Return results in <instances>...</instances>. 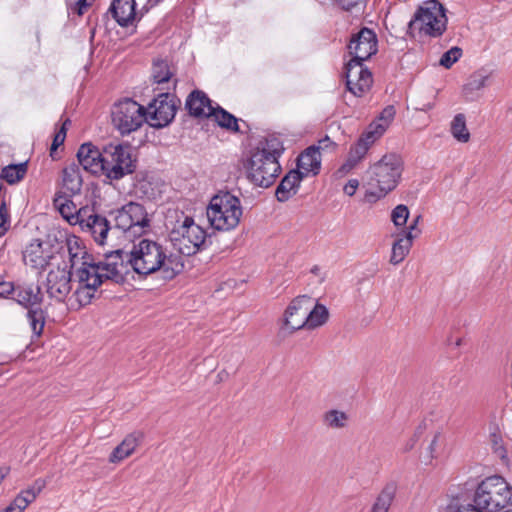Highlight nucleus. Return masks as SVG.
<instances>
[{"label": "nucleus", "mask_w": 512, "mask_h": 512, "mask_svg": "<svg viewBox=\"0 0 512 512\" xmlns=\"http://www.w3.org/2000/svg\"><path fill=\"white\" fill-rule=\"evenodd\" d=\"M128 253L122 249H117L105 254V261L99 262V264L107 280H112L116 283L124 281V274L127 271L128 265L126 254Z\"/></svg>", "instance_id": "2eb2a0df"}, {"label": "nucleus", "mask_w": 512, "mask_h": 512, "mask_svg": "<svg viewBox=\"0 0 512 512\" xmlns=\"http://www.w3.org/2000/svg\"><path fill=\"white\" fill-rule=\"evenodd\" d=\"M69 252H71V248H69ZM70 255H71V268H74L77 265L79 258L77 256V253L76 254L70 253Z\"/></svg>", "instance_id": "052dcab7"}, {"label": "nucleus", "mask_w": 512, "mask_h": 512, "mask_svg": "<svg viewBox=\"0 0 512 512\" xmlns=\"http://www.w3.org/2000/svg\"><path fill=\"white\" fill-rule=\"evenodd\" d=\"M370 185L386 195L396 188L403 172V160L396 153L385 154L368 169Z\"/></svg>", "instance_id": "6e6552de"}, {"label": "nucleus", "mask_w": 512, "mask_h": 512, "mask_svg": "<svg viewBox=\"0 0 512 512\" xmlns=\"http://www.w3.org/2000/svg\"><path fill=\"white\" fill-rule=\"evenodd\" d=\"M45 486L46 481L44 479H36L30 487L21 491L6 507L7 512H23L37 498Z\"/></svg>", "instance_id": "4be33fe9"}, {"label": "nucleus", "mask_w": 512, "mask_h": 512, "mask_svg": "<svg viewBox=\"0 0 512 512\" xmlns=\"http://www.w3.org/2000/svg\"><path fill=\"white\" fill-rule=\"evenodd\" d=\"M303 175L296 170L289 171L276 189V197L280 202L289 200L298 191Z\"/></svg>", "instance_id": "bb28decb"}, {"label": "nucleus", "mask_w": 512, "mask_h": 512, "mask_svg": "<svg viewBox=\"0 0 512 512\" xmlns=\"http://www.w3.org/2000/svg\"><path fill=\"white\" fill-rule=\"evenodd\" d=\"M206 231L194 219L182 215L169 232L173 246L183 255L191 256L197 253L205 244Z\"/></svg>", "instance_id": "0eeeda50"}, {"label": "nucleus", "mask_w": 512, "mask_h": 512, "mask_svg": "<svg viewBox=\"0 0 512 512\" xmlns=\"http://www.w3.org/2000/svg\"><path fill=\"white\" fill-rule=\"evenodd\" d=\"M329 318V311L326 306L316 303L313 308H308L306 329H315L324 325Z\"/></svg>", "instance_id": "473e14b6"}, {"label": "nucleus", "mask_w": 512, "mask_h": 512, "mask_svg": "<svg viewBox=\"0 0 512 512\" xmlns=\"http://www.w3.org/2000/svg\"><path fill=\"white\" fill-rule=\"evenodd\" d=\"M109 12L121 27H128L136 19L135 0H113Z\"/></svg>", "instance_id": "5701e85b"}, {"label": "nucleus", "mask_w": 512, "mask_h": 512, "mask_svg": "<svg viewBox=\"0 0 512 512\" xmlns=\"http://www.w3.org/2000/svg\"><path fill=\"white\" fill-rule=\"evenodd\" d=\"M144 439V433L141 431H134L122 440V442L117 445L109 456L110 463H119L124 459L131 456L136 448L141 444Z\"/></svg>", "instance_id": "412c9836"}, {"label": "nucleus", "mask_w": 512, "mask_h": 512, "mask_svg": "<svg viewBox=\"0 0 512 512\" xmlns=\"http://www.w3.org/2000/svg\"><path fill=\"white\" fill-rule=\"evenodd\" d=\"M104 150L101 152L92 143H84L80 146L77 152V159L82 168L92 174H103L104 164Z\"/></svg>", "instance_id": "dca6fc26"}, {"label": "nucleus", "mask_w": 512, "mask_h": 512, "mask_svg": "<svg viewBox=\"0 0 512 512\" xmlns=\"http://www.w3.org/2000/svg\"><path fill=\"white\" fill-rule=\"evenodd\" d=\"M49 258L48 252H45L43 243L39 240L31 242L23 252L24 263L33 269L44 268Z\"/></svg>", "instance_id": "a878e982"}, {"label": "nucleus", "mask_w": 512, "mask_h": 512, "mask_svg": "<svg viewBox=\"0 0 512 512\" xmlns=\"http://www.w3.org/2000/svg\"><path fill=\"white\" fill-rule=\"evenodd\" d=\"M502 512H512V510H506V511H502Z\"/></svg>", "instance_id": "338daca9"}, {"label": "nucleus", "mask_w": 512, "mask_h": 512, "mask_svg": "<svg viewBox=\"0 0 512 512\" xmlns=\"http://www.w3.org/2000/svg\"><path fill=\"white\" fill-rule=\"evenodd\" d=\"M69 124H70V120L66 119L63 122V124L60 127V129L55 133L54 138H53V142H52L51 148H50L51 154L54 151H56L57 148L64 143L65 138H66L67 125H69Z\"/></svg>", "instance_id": "49530a36"}, {"label": "nucleus", "mask_w": 512, "mask_h": 512, "mask_svg": "<svg viewBox=\"0 0 512 512\" xmlns=\"http://www.w3.org/2000/svg\"><path fill=\"white\" fill-rule=\"evenodd\" d=\"M27 318L32 331L38 336L41 335L45 325V312L41 306L28 309Z\"/></svg>", "instance_id": "58836bf2"}, {"label": "nucleus", "mask_w": 512, "mask_h": 512, "mask_svg": "<svg viewBox=\"0 0 512 512\" xmlns=\"http://www.w3.org/2000/svg\"><path fill=\"white\" fill-rule=\"evenodd\" d=\"M488 79L489 75L484 71L474 72L462 88L463 95L466 97V99L471 100L475 91H478L486 86Z\"/></svg>", "instance_id": "72a5a7b5"}, {"label": "nucleus", "mask_w": 512, "mask_h": 512, "mask_svg": "<svg viewBox=\"0 0 512 512\" xmlns=\"http://www.w3.org/2000/svg\"><path fill=\"white\" fill-rule=\"evenodd\" d=\"M347 48L352 58L345 65L346 86L353 95L361 97L373 82L372 74L363 62L377 52L375 32L363 27L351 36Z\"/></svg>", "instance_id": "f03ea898"}, {"label": "nucleus", "mask_w": 512, "mask_h": 512, "mask_svg": "<svg viewBox=\"0 0 512 512\" xmlns=\"http://www.w3.org/2000/svg\"><path fill=\"white\" fill-rule=\"evenodd\" d=\"M446 28L445 8L438 0L424 1L409 22V30L420 36L439 37Z\"/></svg>", "instance_id": "39448f33"}, {"label": "nucleus", "mask_w": 512, "mask_h": 512, "mask_svg": "<svg viewBox=\"0 0 512 512\" xmlns=\"http://www.w3.org/2000/svg\"><path fill=\"white\" fill-rule=\"evenodd\" d=\"M312 304V298L302 295L294 298L284 313V326L290 333L306 328L307 312Z\"/></svg>", "instance_id": "4468645a"}, {"label": "nucleus", "mask_w": 512, "mask_h": 512, "mask_svg": "<svg viewBox=\"0 0 512 512\" xmlns=\"http://www.w3.org/2000/svg\"><path fill=\"white\" fill-rule=\"evenodd\" d=\"M283 147L277 138L267 139L252 152L248 164V177L257 186L268 188L278 177L281 166L278 158Z\"/></svg>", "instance_id": "7ed1b4c3"}, {"label": "nucleus", "mask_w": 512, "mask_h": 512, "mask_svg": "<svg viewBox=\"0 0 512 512\" xmlns=\"http://www.w3.org/2000/svg\"><path fill=\"white\" fill-rule=\"evenodd\" d=\"M433 108V104L432 103H427V104H424L423 107L419 108V110L421 111H429Z\"/></svg>", "instance_id": "e2e57ef3"}, {"label": "nucleus", "mask_w": 512, "mask_h": 512, "mask_svg": "<svg viewBox=\"0 0 512 512\" xmlns=\"http://www.w3.org/2000/svg\"><path fill=\"white\" fill-rule=\"evenodd\" d=\"M349 417L344 411L331 409L324 413L323 423L331 429H342L347 426Z\"/></svg>", "instance_id": "4c0bfd02"}, {"label": "nucleus", "mask_w": 512, "mask_h": 512, "mask_svg": "<svg viewBox=\"0 0 512 512\" xmlns=\"http://www.w3.org/2000/svg\"><path fill=\"white\" fill-rule=\"evenodd\" d=\"M97 288L98 287L91 286L90 284H79L78 288L74 293L78 304L80 306L88 305L91 302L92 298L94 297Z\"/></svg>", "instance_id": "ea45409f"}, {"label": "nucleus", "mask_w": 512, "mask_h": 512, "mask_svg": "<svg viewBox=\"0 0 512 512\" xmlns=\"http://www.w3.org/2000/svg\"><path fill=\"white\" fill-rule=\"evenodd\" d=\"M180 100L171 93H160L149 103L146 109L147 123L154 128H163L169 125L177 111Z\"/></svg>", "instance_id": "f8f14e48"}, {"label": "nucleus", "mask_w": 512, "mask_h": 512, "mask_svg": "<svg viewBox=\"0 0 512 512\" xmlns=\"http://www.w3.org/2000/svg\"><path fill=\"white\" fill-rule=\"evenodd\" d=\"M443 442H444V439H443L442 433L440 431H437L434 434L433 439L431 440V443L429 444V446L427 448L429 463H431V461L433 459H435L439 456Z\"/></svg>", "instance_id": "c03bdc74"}, {"label": "nucleus", "mask_w": 512, "mask_h": 512, "mask_svg": "<svg viewBox=\"0 0 512 512\" xmlns=\"http://www.w3.org/2000/svg\"><path fill=\"white\" fill-rule=\"evenodd\" d=\"M15 300L24 308L31 309L41 306L43 302V295L39 286H17L15 290Z\"/></svg>", "instance_id": "c85d7f7f"}, {"label": "nucleus", "mask_w": 512, "mask_h": 512, "mask_svg": "<svg viewBox=\"0 0 512 512\" xmlns=\"http://www.w3.org/2000/svg\"><path fill=\"white\" fill-rule=\"evenodd\" d=\"M385 132V127L369 126L365 132L362 133L357 143L351 147L349 151V157L354 159L356 162H360L366 155L370 146L379 139Z\"/></svg>", "instance_id": "6ab92c4d"}, {"label": "nucleus", "mask_w": 512, "mask_h": 512, "mask_svg": "<svg viewBox=\"0 0 512 512\" xmlns=\"http://www.w3.org/2000/svg\"><path fill=\"white\" fill-rule=\"evenodd\" d=\"M71 276L72 273L66 266L52 268L45 282L48 296L56 302H63L72 289Z\"/></svg>", "instance_id": "ddd939ff"}, {"label": "nucleus", "mask_w": 512, "mask_h": 512, "mask_svg": "<svg viewBox=\"0 0 512 512\" xmlns=\"http://www.w3.org/2000/svg\"><path fill=\"white\" fill-rule=\"evenodd\" d=\"M242 216L241 202L229 192L212 197L207 208V218L211 226L219 231L236 228Z\"/></svg>", "instance_id": "423d86ee"}, {"label": "nucleus", "mask_w": 512, "mask_h": 512, "mask_svg": "<svg viewBox=\"0 0 512 512\" xmlns=\"http://www.w3.org/2000/svg\"><path fill=\"white\" fill-rule=\"evenodd\" d=\"M104 172L110 180H119L135 171V160L132 158L129 145L109 144L104 148Z\"/></svg>", "instance_id": "9b49d317"}, {"label": "nucleus", "mask_w": 512, "mask_h": 512, "mask_svg": "<svg viewBox=\"0 0 512 512\" xmlns=\"http://www.w3.org/2000/svg\"><path fill=\"white\" fill-rule=\"evenodd\" d=\"M473 504L481 512H500L512 504V488L501 476L488 477L478 485Z\"/></svg>", "instance_id": "20e7f679"}, {"label": "nucleus", "mask_w": 512, "mask_h": 512, "mask_svg": "<svg viewBox=\"0 0 512 512\" xmlns=\"http://www.w3.org/2000/svg\"><path fill=\"white\" fill-rule=\"evenodd\" d=\"M337 143L332 141L328 136H325L324 138L320 139L318 141L317 145H312V147H315L320 154L321 151L323 152H334L337 149Z\"/></svg>", "instance_id": "09e8293b"}, {"label": "nucleus", "mask_w": 512, "mask_h": 512, "mask_svg": "<svg viewBox=\"0 0 512 512\" xmlns=\"http://www.w3.org/2000/svg\"><path fill=\"white\" fill-rule=\"evenodd\" d=\"M456 512H481L474 504H469L467 506H461L458 508Z\"/></svg>", "instance_id": "bf43d9fd"}, {"label": "nucleus", "mask_w": 512, "mask_h": 512, "mask_svg": "<svg viewBox=\"0 0 512 512\" xmlns=\"http://www.w3.org/2000/svg\"><path fill=\"white\" fill-rule=\"evenodd\" d=\"M78 282L81 285L90 284L99 287L105 280V273L99 263H92L84 260L81 267L76 271Z\"/></svg>", "instance_id": "393cba45"}, {"label": "nucleus", "mask_w": 512, "mask_h": 512, "mask_svg": "<svg viewBox=\"0 0 512 512\" xmlns=\"http://www.w3.org/2000/svg\"><path fill=\"white\" fill-rule=\"evenodd\" d=\"M189 114L196 118L211 117L214 107L209 97L201 90L192 91L185 103Z\"/></svg>", "instance_id": "aec40b11"}, {"label": "nucleus", "mask_w": 512, "mask_h": 512, "mask_svg": "<svg viewBox=\"0 0 512 512\" xmlns=\"http://www.w3.org/2000/svg\"><path fill=\"white\" fill-rule=\"evenodd\" d=\"M10 228V215L6 205V202L3 200L0 206V237L4 236L6 232Z\"/></svg>", "instance_id": "de8ad7c7"}, {"label": "nucleus", "mask_w": 512, "mask_h": 512, "mask_svg": "<svg viewBox=\"0 0 512 512\" xmlns=\"http://www.w3.org/2000/svg\"><path fill=\"white\" fill-rule=\"evenodd\" d=\"M358 162L348 156L346 162L339 168L338 172L341 174H347L356 167Z\"/></svg>", "instance_id": "5fc2aeb1"}, {"label": "nucleus", "mask_w": 512, "mask_h": 512, "mask_svg": "<svg viewBox=\"0 0 512 512\" xmlns=\"http://www.w3.org/2000/svg\"><path fill=\"white\" fill-rule=\"evenodd\" d=\"M416 237L417 235H411V232L397 235V239L392 245L391 256L389 260L392 265H398L404 261V259L409 254L413 245V240Z\"/></svg>", "instance_id": "c756f323"}, {"label": "nucleus", "mask_w": 512, "mask_h": 512, "mask_svg": "<svg viewBox=\"0 0 512 512\" xmlns=\"http://www.w3.org/2000/svg\"><path fill=\"white\" fill-rule=\"evenodd\" d=\"M27 162L11 164L2 169L0 174L1 182L5 180L9 184L21 181L27 173Z\"/></svg>", "instance_id": "c9c22d12"}, {"label": "nucleus", "mask_w": 512, "mask_h": 512, "mask_svg": "<svg viewBox=\"0 0 512 512\" xmlns=\"http://www.w3.org/2000/svg\"><path fill=\"white\" fill-rule=\"evenodd\" d=\"M337 3L342 7L344 10H352L353 8H356L360 5H365L367 0H336Z\"/></svg>", "instance_id": "8fccbe9b"}, {"label": "nucleus", "mask_w": 512, "mask_h": 512, "mask_svg": "<svg viewBox=\"0 0 512 512\" xmlns=\"http://www.w3.org/2000/svg\"><path fill=\"white\" fill-rule=\"evenodd\" d=\"M83 186V179L80 168L77 164L72 163L65 167L62 171V195L75 196L80 194Z\"/></svg>", "instance_id": "b1692460"}, {"label": "nucleus", "mask_w": 512, "mask_h": 512, "mask_svg": "<svg viewBox=\"0 0 512 512\" xmlns=\"http://www.w3.org/2000/svg\"><path fill=\"white\" fill-rule=\"evenodd\" d=\"M116 228L122 230L126 237H136L150 230L151 221L142 204L129 202L115 211Z\"/></svg>", "instance_id": "9d476101"}, {"label": "nucleus", "mask_w": 512, "mask_h": 512, "mask_svg": "<svg viewBox=\"0 0 512 512\" xmlns=\"http://www.w3.org/2000/svg\"><path fill=\"white\" fill-rule=\"evenodd\" d=\"M321 269L319 266H314L312 269H311V273L315 274V275H318L320 273Z\"/></svg>", "instance_id": "0e129e2a"}, {"label": "nucleus", "mask_w": 512, "mask_h": 512, "mask_svg": "<svg viewBox=\"0 0 512 512\" xmlns=\"http://www.w3.org/2000/svg\"><path fill=\"white\" fill-rule=\"evenodd\" d=\"M359 186L357 179H350L344 186L343 191L348 196H353Z\"/></svg>", "instance_id": "603ef678"}, {"label": "nucleus", "mask_w": 512, "mask_h": 512, "mask_svg": "<svg viewBox=\"0 0 512 512\" xmlns=\"http://www.w3.org/2000/svg\"><path fill=\"white\" fill-rule=\"evenodd\" d=\"M358 162L348 156L346 162L339 168L338 172L341 174H347L356 167Z\"/></svg>", "instance_id": "864d4df0"}, {"label": "nucleus", "mask_w": 512, "mask_h": 512, "mask_svg": "<svg viewBox=\"0 0 512 512\" xmlns=\"http://www.w3.org/2000/svg\"><path fill=\"white\" fill-rule=\"evenodd\" d=\"M321 167V157L315 147L306 148L297 159V170L303 177L309 173L317 175Z\"/></svg>", "instance_id": "cd10ccee"}, {"label": "nucleus", "mask_w": 512, "mask_h": 512, "mask_svg": "<svg viewBox=\"0 0 512 512\" xmlns=\"http://www.w3.org/2000/svg\"><path fill=\"white\" fill-rule=\"evenodd\" d=\"M418 441V434L415 433L413 435V437H411L404 445V451L405 452H408L410 450H412L416 444V442Z\"/></svg>", "instance_id": "13d9d810"}, {"label": "nucleus", "mask_w": 512, "mask_h": 512, "mask_svg": "<svg viewBox=\"0 0 512 512\" xmlns=\"http://www.w3.org/2000/svg\"><path fill=\"white\" fill-rule=\"evenodd\" d=\"M462 56V49L455 46L446 51L440 58L439 64L447 69L451 68Z\"/></svg>", "instance_id": "79ce46f5"}, {"label": "nucleus", "mask_w": 512, "mask_h": 512, "mask_svg": "<svg viewBox=\"0 0 512 512\" xmlns=\"http://www.w3.org/2000/svg\"><path fill=\"white\" fill-rule=\"evenodd\" d=\"M111 117L113 126L121 135H129L147 122L146 108L131 98L115 103Z\"/></svg>", "instance_id": "1a4fd4ad"}, {"label": "nucleus", "mask_w": 512, "mask_h": 512, "mask_svg": "<svg viewBox=\"0 0 512 512\" xmlns=\"http://www.w3.org/2000/svg\"><path fill=\"white\" fill-rule=\"evenodd\" d=\"M73 196L62 195L61 192L57 193L53 200L55 208L60 212L62 217L66 219L70 224L76 225L81 224L86 213L90 212L89 206H84L77 209L74 202L71 200Z\"/></svg>", "instance_id": "a211bd4d"}, {"label": "nucleus", "mask_w": 512, "mask_h": 512, "mask_svg": "<svg viewBox=\"0 0 512 512\" xmlns=\"http://www.w3.org/2000/svg\"><path fill=\"white\" fill-rule=\"evenodd\" d=\"M395 113H396V111H395L394 106L389 105L382 110V112L379 116L380 122H373L369 126L375 127V126L381 125V126H384L385 130H386L387 127L389 126L390 122L394 119Z\"/></svg>", "instance_id": "a18cd8bd"}, {"label": "nucleus", "mask_w": 512, "mask_h": 512, "mask_svg": "<svg viewBox=\"0 0 512 512\" xmlns=\"http://www.w3.org/2000/svg\"><path fill=\"white\" fill-rule=\"evenodd\" d=\"M175 69L167 60L155 59L152 64V79L154 83L163 84L169 82L174 76Z\"/></svg>", "instance_id": "2f4dec72"}, {"label": "nucleus", "mask_w": 512, "mask_h": 512, "mask_svg": "<svg viewBox=\"0 0 512 512\" xmlns=\"http://www.w3.org/2000/svg\"><path fill=\"white\" fill-rule=\"evenodd\" d=\"M127 263L141 276L160 273L163 279H173L183 269L180 258L168 254L161 243L147 238L134 243L126 254Z\"/></svg>", "instance_id": "f257e3e1"}, {"label": "nucleus", "mask_w": 512, "mask_h": 512, "mask_svg": "<svg viewBox=\"0 0 512 512\" xmlns=\"http://www.w3.org/2000/svg\"><path fill=\"white\" fill-rule=\"evenodd\" d=\"M410 212L406 205L399 204L391 212V220L396 227L406 225Z\"/></svg>", "instance_id": "a19ab883"}, {"label": "nucleus", "mask_w": 512, "mask_h": 512, "mask_svg": "<svg viewBox=\"0 0 512 512\" xmlns=\"http://www.w3.org/2000/svg\"><path fill=\"white\" fill-rule=\"evenodd\" d=\"M397 486L394 482L387 483L377 495L371 512H388L396 496Z\"/></svg>", "instance_id": "7c9ffc66"}, {"label": "nucleus", "mask_w": 512, "mask_h": 512, "mask_svg": "<svg viewBox=\"0 0 512 512\" xmlns=\"http://www.w3.org/2000/svg\"><path fill=\"white\" fill-rule=\"evenodd\" d=\"M86 216L79 224L81 229L90 233L97 243L103 244L110 230L109 221L106 217L98 214L94 207H90V212L86 213Z\"/></svg>", "instance_id": "f3484780"}, {"label": "nucleus", "mask_w": 512, "mask_h": 512, "mask_svg": "<svg viewBox=\"0 0 512 512\" xmlns=\"http://www.w3.org/2000/svg\"><path fill=\"white\" fill-rule=\"evenodd\" d=\"M211 117H214L217 124L232 132H239V125H238V119L220 107L219 105L217 107H214L213 114H211Z\"/></svg>", "instance_id": "f704fd0d"}, {"label": "nucleus", "mask_w": 512, "mask_h": 512, "mask_svg": "<svg viewBox=\"0 0 512 512\" xmlns=\"http://www.w3.org/2000/svg\"><path fill=\"white\" fill-rule=\"evenodd\" d=\"M9 469L7 467H0V483L5 478V476L8 474Z\"/></svg>", "instance_id": "680f3d73"}, {"label": "nucleus", "mask_w": 512, "mask_h": 512, "mask_svg": "<svg viewBox=\"0 0 512 512\" xmlns=\"http://www.w3.org/2000/svg\"><path fill=\"white\" fill-rule=\"evenodd\" d=\"M16 287L12 282H0V297H7L8 295L15 293Z\"/></svg>", "instance_id": "3c124183"}, {"label": "nucleus", "mask_w": 512, "mask_h": 512, "mask_svg": "<svg viewBox=\"0 0 512 512\" xmlns=\"http://www.w3.org/2000/svg\"><path fill=\"white\" fill-rule=\"evenodd\" d=\"M92 3V0H78L77 1V13L78 15H82L84 10L87 9Z\"/></svg>", "instance_id": "4d7b16f0"}, {"label": "nucleus", "mask_w": 512, "mask_h": 512, "mask_svg": "<svg viewBox=\"0 0 512 512\" xmlns=\"http://www.w3.org/2000/svg\"><path fill=\"white\" fill-rule=\"evenodd\" d=\"M422 216L417 215L409 224V226L406 228V230L403 231V233H410L411 235H415L413 232L417 229V226L419 224V221L421 220Z\"/></svg>", "instance_id": "6e6d98bb"}, {"label": "nucleus", "mask_w": 512, "mask_h": 512, "mask_svg": "<svg viewBox=\"0 0 512 512\" xmlns=\"http://www.w3.org/2000/svg\"><path fill=\"white\" fill-rule=\"evenodd\" d=\"M490 441L493 452L502 460L507 458V450L504 447L503 438L498 431L490 434Z\"/></svg>", "instance_id": "37998d69"}, {"label": "nucleus", "mask_w": 512, "mask_h": 512, "mask_svg": "<svg viewBox=\"0 0 512 512\" xmlns=\"http://www.w3.org/2000/svg\"><path fill=\"white\" fill-rule=\"evenodd\" d=\"M86 255H87V253L84 251V252H83V257H82V258H83V259H85V258H86V257H85Z\"/></svg>", "instance_id": "69168bd1"}, {"label": "nucleus", "mask_w": 512, "mask_h": 512, "mask_svg": "<svg viewBox=\"0 0 512 512\" xmlns=\"http://www.w3.org/2000/svg\"><path fill=\"white\" fill-rule=\"evenodd\" d=\"M450 131L453 137L461 143H467L470 140V133L466 126V117L464 114L459 113L454 116Z\"/></svg>", "instance_id": "e433bc0d"}]
</instances>
